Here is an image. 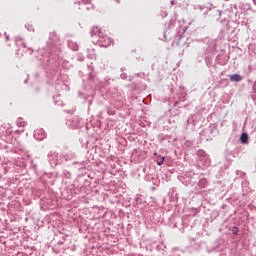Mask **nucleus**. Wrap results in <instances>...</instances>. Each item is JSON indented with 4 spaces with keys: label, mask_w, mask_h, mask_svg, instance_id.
I'll use <instances>...</instances> for the list:
<instances>
[{
    "label": "nucleus",
    "mask_w": 256,
    "mask_h": 256,
    "mask_svg": "<svg viewBox=\"0 0 256 256\" xmlns=\"http://www.w3.org/2000/svg\"><path fill=\"white\" fill-rule=\"evenodd\" d=\"M230 81H235L236 83H239V81H243V77L239 74H232L230 75Z\"/></svg>",
    "instance_id": "obj_1"
},
{
    "label": "nucleus",
    "mask_w": 256,
    "mask_h": 256,
    "mask_svg": "<svg viewBox=\"0 0 256 256\" xmlns=\"http://www.w3.org/2000/svg\"><path fill=\"white\" fill-rule=\"evenodd\" d=\"M240 139H241V143H247L249 141V135L247 133H242Z\"/></svg>",
    "instance_id": "obj_2"
},
{
    "label": "nucleus",
    "mask_w": 256,
    "mask_h": 256,
    "mask_svg": "<svg viewBox=\"0 0 256 256\" xmlns=\"http://www.w3.org/2000/svg\"><path fill=\"white\" fill-rule=\"evenodd\" d=\"M164 161H165V158H162L161 161L157 162V165H159V166L163 165Z\"/></svg>",
    "instance_id": "obj_3"
},
{
    "label": "nucleus",
    "mask_w": 256,
    "mask_h": 256,
    "mask_svg": "<svg viewBox=\"0 0 256 256\" xmlns=\"http://www.w3.org/2000/svg\"><path fill=\"white\" fill-rule=\"evenodd\" d=\"M103 45H104V47L111 45V40L108 41V44H103Z\"/></svg>",
    "instance_id": "obj_4"
}]
</instances>
